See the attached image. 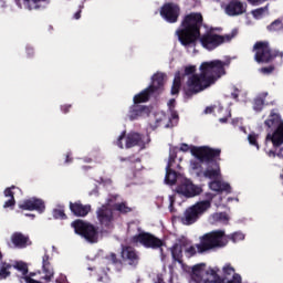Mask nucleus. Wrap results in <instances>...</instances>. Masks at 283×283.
Returning a JSON list of instances; mask_svg holds the SVG:
<instances>
[{
  "label": "nucleus",
  "mask_w": 283,
  "mask_h": 283,
  "mask_svg": "<svg viewBox=\"0 0 283 283\" xmlns=\"http://www.w3.org/2000/svg\"><path fill=\"white\" fill-rule=\"evenodd\" d=\"M231 65V57L224 60H212L201 63L199 70L200 75L196 74V65L185 66L184 73L177 72L171 87L172 96L180 92V85L187 78L184 92L187 96H193L199 92H205L207 87H211L216 81L222 78L227 74V69Z\"/></svg>",
  "instance_id": "f257e3e1"
},
{
  "label": "nucleus",
  "mask_w": 283,
  "mask_h": 283,
  "mask_svg": "<svg viewBox=\"0 0 283 283\" xmlns=\"http://www.w3.org/2000/svg\"><path fill=\"white\" fill-rule=\"evenodd\" d=\"M179 151H190L196 159L190 161V168L199 178H208L212 180L209 182V189L217 193H231V185L227 181H222V174L220 172V165L216 161V158L220 156V149H212L207 146H189L188 144H181Z\"/></svg>",
  "instance_id": "f03ea898"
},
{
  "label": "nucleus",
  "mask_w": 283,
  "mask_h": 283,
  "mask_svg": "<svg viewBox=\"0 0 283 283\" xmlns=\"http://www.w3.org/2000/svg\"><path fill=\"white\" fill-rule=\"evenodd\" d=\"M206 266L207 264L199 263L192 268L182 265V269L190 273L191 280L196 283H242V276L235 273V269L230 263L222 266L223 277L218 275L220 273L219 268L206 270Z\"/></svg>",
  "instance_id": "7ed1b4c3"
},
{
  "label": "nucleus",
  "mask_w": 283,
  "mask_h": 283,
  "mask_svg": "<svg viewBox=\"0 0 283 283\" xmlns=\"http://www.w3.org/2000/svg\"><path fill=\"white\" fill-rule=\"evenodd\" d=\"M200 25H202V14L190 13L184 18L176 31L178 41L192 54L196 52V42L200 38Z\"/></svg>",
  "instance_id": "20e7f679"
},
{
  "label": "nucleus",
  "mask_w": 283,
  "mask_h": 283,
  "mask_svg": "<svg viewBox=\"0 0 283 283\" xmlns=\"http://www.w3.org/2000/svg\"><path fill=\"white\" fill-rule=\"evenodd\" d=\"M265 127H268V135L265 138V145L272 143L273 149L266 151L269 158H282L283 151V120L275 111H272L266 120L264 122Z\"/></svg>",
  "instance_id": "39448f33"
},
{
  "label": "nucleus",
  "mask_w": 283,
  "mask_h": 283,
  "mask_svg": "<svg viewBox=\"0 0 283 283\" xmlns=\"http://www.w3.org/2000/svg\"><path fill=\"white\" fill-rule=\"evenodd\" d=\"M112 209L119 211V213H129L132 211V208L126 202H120V196L109 195L106 205L97 210V220H99L103 227H112V222H114V212Z\"/></svg>",
  "instance_id": "423d86ee"
},
{
  "label": "nucleus",
  "mask_w": 283,
  "mask_h": 283,
  "mask_svg": "<svg viewBox=\"0 0 283 283\" xmlns=\"http://www.w3.org/2000/svg\"><path fill=\"white\" fill-rule=\"evenodd\" d=\"M178 181L181 184L177 187V193H180L186 198H196V196H200L202 193L201 186L193 185L191 180L178 175L176 170H166V185H176Z\"/></svg>",
  "instance_id": "0eeeda50"
},
{
  "label": "nucleus",
  "mask_w": 283,
  "mask_h": 283,
  "mask_svg": "<svg viewBox=\"0 0 283 283\" xmlns=\"http://www.w3.org/2000/svg\"><path fill=\"white\" fill-rule=\"evenodd\" d=\"M226 244H229V235L224 233V230H216L203 234L197 249L198 253H207L212 249H222Z\"/></svg>",
  "instance_id": "6e6552de"
},
{
  "label": "nucleus",
  "mask_w": 283,
  "mask_h": 283,
  "mask_svg": "<svg viewBox=\"0 0 283 283\" xmlns=\"http://www.w3.org/2000/svg\"><path fill=\"white\" fill-rule=\"evenodd\" d=\"M206 198V200L198 201L185 211L184 217L181 218L182 224H186L187 227L195 224V222H198L200 219V216L211 209V200H213L216 196L211 192H207Z\"/></svg>",
  "instance_id": "1a4fd4ad"
},
{
  "label": "nucleus",
  "mask_w": 283,
  "mask_h": 283,
  "mask_svg": "<svg viewBox=\"0 0 283 283\" xmlns=\"http://www.w3.org/2000/svg\"><path fill=\"white\" fill-rule=\"evenodd\" d=\"M54 280V266L50 262V254L42 256V270L38 273L25 274L20 279L21 283H50Z\"/></svg>",
  "instance_id": "9d476101"
},
{
  "label": "nucleus",
  "mask_w": 283,
  "mask_h": 283,
  "mask_svg": "<svg viewBox=\"0 0 283 283\" xmlns=\"http://www.w3.org/2000/svg\"><path fill=\"white\" fill-rule=\"evenodd\" d=\"M123 140L125 142V145H123ZM150 139L149 136H143L138 133H128L125 135V132H123L117 140L116 145L119 147V149H123L126 147V149H132V147H139V149H145L146 145H149Z\"/></svg>",
  "instance_id": "9b49d317"
},
{
  "label": "nucleus",
  "mask_w": 283,
  "mask_h": 283,
  "mask_svg": "<svg viewBox=\"0 0 283 283\" xmlns=\"http://www.w3.org/2000/svg\"><path fill=\"white\" fill-rule=\"evenodd\" d=\"M148 118V126L151 129H158V127L169 129V127H175V125H178V113H171V115H167L165 112L158 111L153 115L150 114Z\"/></svg>",
  "instance_id": "f8f14e48"
},
{
  "label": "nucleus",
  "mask_w": 283,
  "mask_h": 283,
  "mask_svg": "<svg viewBox=\"0 0 283 283\" xmlns=\"http://www.w3.org/2000/svg\"><path fill=\"white\" fill-rule=\"evenodd\" d=\"M134 244H142L145 249H159L161 262H165V241L156 238L151 233L139 232V234L133 237Z\"/></svg>",
  "instance_id": "ddd939ff"
},
{
  "label": "nucleus",
  "mask_w": 283,
  "mask_h": 283,
  "mask_svg": "<svg viewBox=\"0 0 283 283\" xmlns=\"http://www.w3.org/2000/svg\"><path fill=\"white\" fill-rule=\"evenodd\" d=\"M151 81L150 86L134 96L133 101H135V103H147V101H149V96H151V94H156V92L165 85V74L156 73L153 75Z\"/></svg>",
  "instance_id": "4468645a"
},
{
  "label": "nucleus",
  "mask_w": 283,
  "mask_h": 283,
  "mask_svg": "<svg viewBox=\"0 0 283 283\" xmlns=\"http://www.w3.org/2000/svg\"><path fill=\"white\" fill-rule=\"evenodd\" d=\"M71 227L74 228V231L81 238H84L86 242H98V232H96V228L94 226L83 221V220H75L72 222Z\"/></svg>",
  "instance_id": "2eb2a0df"
},
{
  "label": "nucleus",
  "mask_w": 283,
  "mask_h": 283,
  "mask_svg": "<svg viewBox=\"0 0 283 283\" xmlns=\"http://www.w3.org/2000/svg\"><path fill=\"white\" fill-rule=\"evenodd\" d=\"M253 50L256 63H270L275 56H281V59H283V53L271 51L268 42H256Z\"/></svg>",
  "instance_id": "dca6fc26"
},
{
  "label": "nucleus",
  "mask_w": 283,
  "mask_h": 283,
  "mask_svg": "<svg viewBox=\"0 0 283 283\" xmlns=\"http://www.w3.org/2000/svg\"><path fill=\"white\" fill-rule=\"evenodd\" d=\"M15 269V271H19L23 277L28 275V264H25L22 261H15L14 264H10L7 262L0 263V280H6L7 277H10V270Z\"/></svg>",
  "instance_id": "f3484780"
},
{
  "label": "nucleus",
  "mask_w": 283,
  "mask_h": 283,
  "mask_svg": "<svg viewBox=\"0 0 283 283\" xmlns=\"http://www.w3.org/2000/svg\"><path fill=\"white\" fill-rule=\"evenodd\" d=\"M139 104L140 103H136V101H134V105L129 107L127 114L129 120H140L143 118H149V115L151 114V108L149 106Z\"/></svg>",
  "instance_id": "a211bd4d"
},
{
  "label": "nucleus",
  "mask_w": 283,
  "mask_h": 283,
  "mask_svg": "<svg viewBox=\"0 0 283 283\" xmlns=\"http://www.w3.org/2000/svg\"><path fill=\"white\" fill-rule=\"evenodd\" d=\"M160 15L168 23H176L180 17V7L176 3H166L161 7Z\"/></svg>",
  "instance_id": "6ab92c4d"
},
{
  "label": "nucleus",
  "mask_w": 283,
  "mask_h": 283,
  "mask_svg": "<svg viewBox=\"0 0 283 283\" xmlns=\"http://www.w3.org/2000/svg\"><path fill=\"white\" fill-rule=\"evenodd\" d=\"M200 43L206 50H216L219 45L224 43V38L213 33H207L200 38Z\"/></svg>",
  "instance_id": "aec40b11"
},
{
  "label": "nucleus",
  "mask_w": 283,
  "mask_h": 283,
  "mask_svg": "<svg viewBox=\"0 0 283 283\" xmlns=\"http://www.w3.org/2000/svg\"><path fill=\"white\" fill-rule=\"evenodd\" d=\"M19 208L24 211H38V213H43L45 211V203L41 199L31 198L19 203Z\"/></svg>",
  "instance_id": "412c9836"
},
{
  "label": "nucleus",
  "mask_w": 283,
  "mask_h": 283,
  "mask_svg": "<svg viewBox=\"0 0 283 283\" xmlns=\"http://www.w3.org/2000/svg\"><path fill=\"white\" fill-rule=\"evenodd\" d=\"M244 12H247V3L239 0H232L226 7V14L228 17H240Z\"/></svg>",
  "instance_id": "4be33fe9"
},
{
  "label": "nucleus",
  "mask_w": 283,
  "mask_h": 283,
  "mask_svg": "<svg viewBox=\"0 0 283 283\" xmlns=\"http://www.w3.org/2000/svg\"><path fill=\"white\" fill-rule=\"evenodd\" d=\"M216 114V116H221L219 117V123H227V118H231V111L229 108H223L222 106H213V107H207L205 109V114Z\"/></svg>",
  "instance_id": "5701e85b"
},
{
  "label": "nucleus",
  "mask_w": 283,
  "mask_h": 283,
  "mask_svg": "<svg viewBox=\"0 0 283 283\" xmlns=\"http://www.w3.org/2000/svg\"><path fill=\"white\" fill-rule=\"evenodd\" d=\"M11 241L17 249H25V247H30V244H32L30 238L20 232L13 233Z\"/></svg>",
  "instance_id": "b1692460"
},
{
  "label": "nucleus",
  "mask_w": 283,
  "mask_h": 283,
  "mask_svg": "<svg viewBox=\"0 0 283 283\" xmlns=\"http://www.w3.org/2000/svg\"><path fill=\"white\" fill-rule=\"evenodd\" d=\"M186 245H187V238L181 237L177 239V241L172 245V249H170L172 259L175 261L180 262V258H182V247H186Z\"/></svg>",
  "instance_id": "393cba45"
},
{
  "label": "nucleus",
  "mask_w": 283,
  "mask_h": 283,
  "mask_svg": "<svg viewBox=\"0 0 283 283\" xmlns=\"http://www.w3.org/2000/svg\"><path fill=\"white\" fill-rule=\"evenodd\" d=\"M122 258L129 266H136L138 264V253L133 248H123Z\"/></svg>",
  "instance_id": "a878e982"
},
{
  "label": "nucleus",
  "mask_w": 283,
  "mask_h": 283,
  "mask_svg": "<svg viewBox=\"0 0 283 283\" xmlns=\"http://www.w3.org/2000/svg\"><path fill=\"white\" fill-rule=\"evenodd\" d=\"M177 154H178V147H170L166 171H176V169H180V163L176 160Z\"/></svg>",
  "instance_id": "bb28decb"
},
{
  "label": "nucleus",
  "mask_w": 283,
  "mask_h": 283,
  "mask_svg": "<svg viewBox=\"0 0 283 283\" xmlns=\"http://www.w3.org/2000/svg\"><path fill=\"white\" fill-rule=\"evenodd\" d=\"M17 193H21V189L12 186L10 188H7L4 190V197L6 198H10L9 200H7L3 205L4 209H8L10 207H14L15 201H14V196H17Z\"/></svg>",
  "instance_id": "cd10ccee"
},
{
  "label": "nucleus",
  "mask_w": 283,
  "mask_h": 283,
  "mask_svg": "<svg viewBox=\"0 0 283 283\" xmlns=\"http://www.w3.org/2000/svg\"><path fill=\"white\" fill-rule=\"evenodd\" d=\"M70 209L74 216L85 217L90 213L92 207L90 205L83 206L81 202L70 203Z\"/></svg>",
  "instance_id": "c85d7f7f"
},
{
  "label": "nucleus",
  "mask_w": 283,
  "mask_h": 283,
  "mask_svg": "<svg viewBox=\"0 0 283 283\" xmlns=\"http://www.w3.org/2000/svg\"><path fill=\"white\" fill-rule=\"evenodd\" d=\"M27 10H42L50 4V0H23Z\"/></svg>",
  "instance_id": "c756f323"
},
{
  "label": "nucleus",
  "mask_w": 283,
  "mask_h": 283,
  "mask_svg": "<svg viewBox=\"0 0 283 283\" xmlns=\"http://www.w3.org/2000/svg\"><path fill=\"white\" fill-rule=\"evenodd\" d=\"M269 96L268 92L261 93L258 97H255L253 103L254 112H262V107H264V98Z\"/></svg>",
  "instance_id": "7c9ffc66"
},
{
  "label": "nucleus",
  "mask_w": 283,
  "mask_h": 283,
  "mask_svg": "<svg viewBox=\"0 0 283 283\" xmlns=\"http://www.w3.org/2000/svg\"><path fill=\"white\" fill-rule=\"evenodd\" d=\"M107 260L112 269H115L116 271H120V269H123V263L116 259V254L112 253L109 256H107Z\"/></svg>",
  "instance_id": "2f4dec72"
},
{
  "label": "nucleus",
  "mask_w": 283,
  "mask_h": 283,
  "mask_svg": "<svg viewBox=\"0 0 283 283\" xmlns=\"http://www.w3.org/2000/svg\"><path fill=\"white\" fill-rule=\"evenodd\" d=\"M266 14H269V7L259 8L252 11V15L256 20L264 19Z\"/></svg>",
  "instance_id": "473e14b6"
},
{
  "label": "nucleus",
  "mask_w": 283,
  "mask_h": 283,
  "mask_svg": "<svg viewBox=\"0 0 283 283\" xmlns=\"http://www.w3.org/2000/svg\"><path fill=\"white\" fill-rule=\"evenodd\" d=\"M212 220L214 222H221L222 224H227V222H229V214L224 212H216L212 214Z\"/></svg>",
  "instance_id": "72a5a7b5"
},
{
  "label": "nucleus",
  "mask_w": 283,
  "mask_h": 283,
  "mask_svg": "<svg viewBox=\"0 0 283 283\" xmlns=\"http://www.w3.org/2000/svg\"><path fill=\"white\" fill-rule=\"evenodd\" d=\"M268 30H270V32H280V30H283L282 21L275 20L268 27Z\"/></svg>",
  "instance_id": "f704fd0d"
},
{
  "label": "nucleus",
  "mask_w": 283,
  "mask_h": 283,
  "mask_svg": "<svg viewBox=\"0 0 283 283\" xmlns=\"http://www.w3.org/2000/svg\"><path fill=\"white\" fill-rule=\"evenodd\" d=\"M259 137H260V135H258L255 133H250L248 135V140H249L250 145H252V147H255L256 149H260V145L258 144Z\"/></svg>",
  "instance_id": "c9c22d12"
},
{
  "label": "nucleus",
  "mask_w": 283,
  "mask_h": 283,
  "mask_svg": "<svg viewBox=\"0 0 283 283\" xmlns=\"http://www.w3.org/2000/svg\"><path fill=\"white\" fill-rule=\"evenodd\" d=\"M228 240H231L232 242H242V240H244V233L234 232V233L228 235Z\"/></svg>",
  "instance_id": "e433bc0d"
},
{
  "label": "nucleus",
  "mask_w": 283,
  "mask_h": 283,
  "mask_svg": "<svg viewBox=\"0 0 283 283\" xmlns=\"http://www.w3.org/2000/svg\"><path fill=\"white\" fill-rule=\"evenodd\" d=\"M53 217L55 220H65V211L63 209L53 210Z\"/></svg>",
  "instance_id": "4c0bfd02"
},
{
  "label": "nucleus",
  "mask_w": 283,
  "mask_h": 283,
  "mask_svg": "<svg viewBox=\"0 0 283 283\" xmlns=\"http://www.w3.org/2000/svg\"><path fill=\"white\" fill-rule=\"evenodd\" d=\"M197 252H198V244L197 245H190V247L186 248V254L188 255V258H191L192 255H196Z\"/></svg>",
  "instance_id": "58836bf2"
},
{
  "label": "nucleus",
  "mask_w": 283,
  "mask_h": 283,
  "mask_svg": "<svg viewBox=\"0 0 283 283\" xmlns=\"http://www.w3.org/2000/svg\"><path fill=\"white\" fill-rule=\"evenodd\" d=\"M273 70H275L273 66H266V67H262L259 70V72L261 74H265V75H269L273 72Z\"/></svg>",
  "instance_id": "ea45409f"
},
{
  "label": "nucleus",
  "mask_w": 283,
  "mask_h": 283,
  "mask_svg": "<svg viewBox=\"0 0 283 283\" xmlns=\"http://www.w3.org/2000/svg\"><path fill=\"white\" fill-rule=\"evenodd\" d=\"M168 107H169V112H170V116H171V114H176V111H174V107H176V99H170L169 102H168Z\"/></svg>",
  "instance_id": "a19ab883"
},
{
  "label": "nucleus",
  "mask_w": 283,
  "mask_h": 283,
  "mask_svg": "<svg viewBox=\"0 0 283 283\" xmlns=\"http://www.w3.org/2000/svg\"><path fill=\"white\" fill-rule=\"evenodd\" d=\"M99 185H104V187H107V185H112V179H104V178H99Z\"/></svg>",
  "instance_id": "79ce46f5"
},
{
  "label": "nucleus",
  "mask_w": 283,
  "mask_h": 283,
  "mask_svg": "<svg viewBox=\"0 0 283 283\" xmlns=\"http://www.w3.org/2000/svg\"><path fill=\"white\" fill-rule=\"evenodd\" d=\"M174 202H176V197L169 196V211L174 212Z\"/></svg>",
  "instance_id": "37998d69"
},
{
  "label": "nucleus",
  "mask_w": 283,
  "mask_h": 283,
  "mask_svg": "<svg viewBox=\"0 0 283 283\" xmlns=\"http://www.w3.org/2000/svg\"><path fill=\"white\" fill-rule=\"evenodd\" d=\"M67 282V276L64 274H60L59 277L55 280V283H65Z\"/></svg>",
  "instance_id": "c03bdc74"
},
{
  "label": "nucleus",
  "mask_w": 283,
  "mask_h": 283,
  "mask_svg": "<svg viewBox=\"0 0 283 283\" xmlns=\"http://www.w3.org/2000/svg\"><path fill=\"white\" fill-rule=\"evenodd\" d=\"M251 6H260V3H264L266 0H248Z\"/></svg>",
  "instance_id": "a18cd8bd"
},
{
  "label": "nucleus",
  "mask_w": 283,
  "mask_h": 283,
  "mask_svg": "<svg viewBox=\"0 0 283 283\" xmlns=\"http://www.w3.org/2000/svg\"><path fill=\"white\" fill-rule=\"evenodd\" d=\"M232 125L235 127L238 125H242V118L237 117L234 119H232Z\"/></svg>",
  "instance_id": "49530a36"
},
{
  "label": "nucleus",
  "mask_w": 283,
  "mask_h": 283,
  "mask_svg": "<svg viewBox=\"0 0 283 283\" xmlns=\"http://www.w3.org/2000/svg\"><path fill=\"white\" fill-rule=\"evenodd\" d=\"M71 107L72 105H63L61 106V111L63 112V114H67Z\"/></svg>",
  "instance_id": "de8ad7c7"
},
{
  "label": "nucleus",
  "mask_w": 283,
  "mask_h": 283,
  "mask_svg": "<svg viewBox=\"0 0 283 283\" xmlns=\"http://www.w3.org/2000/svg\"><path fill=\"white\" fill-rule=\"evenodd\" d=\"M232 98H238L240 96V90L234 88V91L231 93Z\"/></svg>",
  "instance_id": "09e8293b"
},
{
  "label": "nucleus",
  "mask_w": 283,
  "mask_h": 283,
  "mask_svg": "<svg viewBox=\"0 0 283 283\" xmlns=\"http://www.w3.org/2000/svg\"><path fill=\"white\" fill-rule=\"evenodd\" d=\"M233 36H238V29H233L231 32V39H233Z\"/></svg>",
  "instance_id": "8fccbe9b"
},
{
  "label": "nucleus",
  "mask_w": 283,
  "mask_h": 283,
  "mask_svg": "<svg viewBox=\"0 0 283 283\" xmlns=\"http://www.w3.org/2000/svg\"><path fill=\"white\" fill-rule=\"evenodd\" d=\"M137 171H140V169L143 168V166L140 165V161L137 160L136 165H135Z\"/></svg>",
  "instance_id": "3c124183"
},
{
  "label": "nucleus",
  "mask_w": 283,
  "mask_h": 283,
  "mask_svg": "<svg viewBox=\"0 0 283 283\" xmlns=\"http://www.w3.org/2000/svg\"><path fill=\"white\" fill-rule=\"evenodd\" d=\"M74 19H76V20L81 19V10L75 12Z\"/></svg>",
  "instance_id": "603ef678"
},
{
  "label": "nucleus",
  "mask_w": 283,
  "mask_h": 283,
  "mask_svg": "<svg viewBox=\"0 0 283 283\" xmlns=\"http://www.w3.org/2000/svg\"><path fill=\"white\" fill-rule=\"evenodd\" d=\"M155 283H165V281H163V276L158 275Z\"/></svg>",
  "instance_id": "864d4df0"
},
{
  "label": "nucleus",
  "mask_w": 283,
  "mask_h": 283,
  "mask_svg": "<svg viewBox=\"0 0 283 283\" xmlns=\"http://www.w3.org/2000/svg\"><path fill=\"white\" fill-rule=\"evenodd\" d=\"M27 52H28V54H32V52H33L32 48H28Z\"/></svg>",
  "instance_id": "5fc2aeb1"
},
{
  "label": "nucleus",
  "mask_w": 283,
  "mask_h": 283,
  "mask_svg": "<svg viewBox=\"0 0 283 283\" xmlns=\"http://www.w3.org/2000/svg\"><path fill=\"white\" fill-rule=\"evenodd\" d=\"M240 132H243L244 134H247V128H244V127H240Z\"/></svg>",
  "instance_id": "6e6d98bb"
},
{
  "label": "nucleus",
  "mask_w": 283,
  "mask_h": 283,
  "mask_svg": "<svg viewBox=\"0 0 283 283\" xmlns=\"http://www.w3.org/2000/svg\"><path fill=\"white\" fill-rule=\"evenodd\" d=\"M65 163H70V154L66 155V160Z\"/></svg>",
  "instance_id": "4d7b16f0"
},
{
  "label": "nucleus",
  "mask_w": 283,
  "mask_h": 283,
  "mask_svg": "<svg viewBox=\"0 0 283 283\" xmlns=\"http://www.w3.org/2000/svg\"><path fill=\"white\" fill-rule=\"evenodd\" d=\"M25 216H28L29 218H34V214H32V213H29V214H25Z\"/></svg>",
  "instance_id": "13d9d810"
},
{
  "label": "nucleus",
  "mask_w": 283,
  "mask_h": 283,
  "mask_svg": "<svg viewBox=\"0 0 283 283\" xmlns=\"http://www.w3.org/2000/svg\"><path fill=\"white\" fill-rule=\"evenodd\" d=\"M169 283H174V279L172 277H170Z\"/></svg>",
  "instance_id": "bf43d9fd"
},
{
  "label": "nucleus",
  "mask_w": 283,
  "mask_h": 283,
  "mask_svg": "<svg viewBox=\"0 0 283 283\" xmlns=\"http://www.w3.org/2000/svg\"><path fill=\"white\" fill-rule=\"evenodd\" d=\"M231 200H233V198H228V202H231Z\"/></svg>",
  "instance_id": "052dcab7"
},
{
  "label": "nucleus",
  "mask_w": 283,
  "mask_h": 283,
  "mask_svg": "<svg viewBox=\"0 0 283 283\" xmlns=\"http://www.w3.org/2000/svg\"><path fill=\"white\" fill-rule=\"evenodd\" d=\"M52 249H53V251H56V247L53 245Z\"/></svg>",
  "instance_id": "680f3d73"
},
{
  "label": "nucleus",
  "mask_w": 283,
  "mask_h": 283,
  "mask_svg": "<svg viewBox=\"0 0 283 283\" xmlns=\"http://www.w3.org/2000/svg\"><path fill=\"white\" fill-rule=\"evenodd\" d=\"M217 207H220V203H216Z\"/></svg>",
  "instance_id": "e2e57ef3"
},
{
  "label": "nucleus",
  "mask_w": 283,
  "mask_h": 283,
  "mask_svg": "<svg viewBox=\"0 0 283 283\" xmlns=\"http://www.w3.org/2000/svg\"><path fill=\"white\" fill-rule=\"evenodd\" d=\"M2 255H1V252H0V260H1Z\"/></svg>",
  "instance_id": "0e129e2a"
},
{
  "label": "nucleus",
  "mask_w": 283,
  "mask_h": 283,
  "mask_svg": "<svg viewBox=\"0 0 283 283\" xmlns=\"http://www.w3.org/2000/svg\"><path fill=\"white\" fill-rule=\"evenodd\" d=\"M218 198H219V199H221V197H220V196H218Z\"/></svg>",
  "instance_id": "69168bd1"
}]
</instances>
